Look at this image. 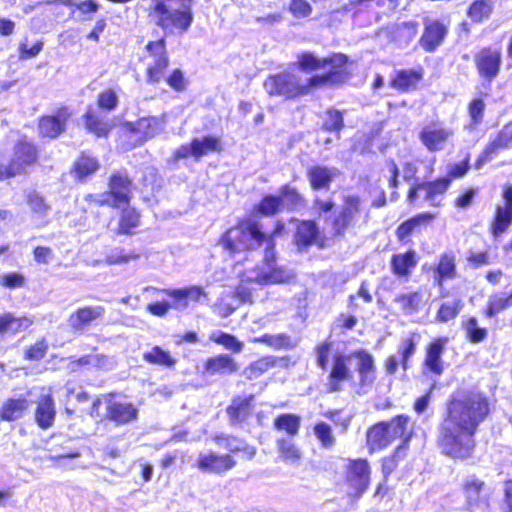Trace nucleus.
<instances>
[{"label":"nucleus","instance_id":"nucleus-2","mask_svg":"<svg viewBox=\"0 0 512 512\" xmlns=\"http://www.w3.org/2000/svg\"><path fill=\"white\" fill-rule=\"evenodd\" d=\"M351 60L342 52H332L324 57H318L310 51H304L297 56V68L306 73L326 69L323 73L310 75L305 82L294 73L281 71L269 75L264 81V89L271 97H282L284 100H294L307 96L324 87H340L352 76Z\"/></svg>","mask_w":512,"mask_h":512},{"label":"nucleus","instance_id":"nucleus-64","mask_svg":"<svg viewBox=\"0 0 512 512\" xmlns=\"http://www.w3.org/2000/svg\"><path fill=\"white\" fill-rule=\"evenodd\" d=\"M478 194V189L473 187L464 188L458 196L453 200V205L459 210H465L469 208L473 203Z\"/></svg>","mask_w":512,"mask_h":512},{"label":"nucleus","instance_id":"nucleus-57","mask_svg":"<svg viewBox=\"0 0 512 512\" xmlns=\"http://www.w3.org/2000/svg\"><path fill=\"white\" fill-rule=\"evenodd\" d=\"M313 432L323 448L331 449L335 445L336 438L333 434L332 427L328 423L324 421L315 423Z\"/></svg>","mask_w":512,"mask_h":512},{"label":"nucleus","instance_id":"nucleus-35","mask_svg":"<svg viewBox=\"0 0 512 512\" xmlns=\"http://www.w3.org/2000/svg\"><path fill=\"white\" fill-rule=\"evenodd\" d=\"M125 127L130 133L138 134V144H143L154 138L160 131L159 120L153 116L141 117L135 122L126 123Z\"/></svg>","mask_w":512,"mask_h":512},{"label":"nucleus","instance_id":"nucleus-21","mask_svg":"<svg viewBox=\"0 0 512 512\" xmlns=\"http://www.w3.org/2000/svg\"><path fill=\"white\" fill-rule=\"evenodd\" d=\"M449 25V20L426 18L422 35L419 38V45L423 51L435 52L444 43L449 33Z\"/></svg>","mask_w":512,"mask_h":512},{"label":"nucleus","instance_id":"nucleus-26","mask_svg":"<svg viewBox=\"0 0 512 512\" xmlns=\"http://www.w3.org/2000/svg\"><path fill=\"white\" fill-rule=\"evenodd\" d=\"M419 255L413 248L394 253L390 258V270L397 279L408 280L419 263Z\"/></svg>","mask_w":512,"mask_h":512},{"label":"nucleus","instance_id":"nucleus-31","mask_svg":"<svg viewBox=\"0 0 512 512\" xmlns=\"http://www.w3.org/2000/svg\"><path fill=\"white\" fill-rule=\"evenodd\" d=\"M458 276L456 256L452 252H444L439 256L433 268V281L442 288L444 283Z\"/></svg>","mask_w":512,"mask_h":512},{"label":"nucleus","instance_id":"nucleus-22","mask_svg":"<svg viewBox=\"0 0 512 512\" xmlns=\"http://www.w3.org/2000/svg\"><path fill=\"white\" fill-rule=\"evenodd\" d=\"M255 395H235L225 409L228 423L232 427H243L252 418Z\"/></svg>","mask_w":512,"mask_h":512},{"label":"nucleus","instance_id":"nucleus-14","mask_svg":"<svg viewBox=\"0 0 512 512\" xmlns=\"http://www.w3.org/2000/svg\"><path fill=\"white\" fill-rule=\"evenodd\" d=\"M73 111L67 105H60L52 113L38 118L37 131L42 139H56L64 134L72 119Z\"/></svg>","mask_w":512,"mask_h":512},{"label":"nucleus","instance_id":"nucleus-62","mask_svg":"<svg viewBox=\"0 0 512 512\" xmlns=\"http://www.w3.org/2000/svg\"><path fill=\"white\" fill-rule=\"evenodd\" d=\"M277 448L281 459L284 461L297 462L301 457L299 449L287 439H278Z\"/></svg>","mask_w":512,"mask_h":512},{"label":"nucleus","instance_id":"nucleus-6","mask_svg":"<svg viewBox=\"0 0 512 512\" xmlns=\"http://www.w3.org/2000/svg\"><path fill=\"white\" fill-rule=\"evenodd\" d=\"M108 190L103 193H89L85 195L86 207L83 211L86 215L99 220L101 218L98 208L108 206L118 209L128 206L132 200L133 180L127 172L115 171L108 179Z\"/></svg>","mask_w":512,"mask_h":512},{"label":"nucleus","instance_id":"nucleus-48","mask_svg":"<svg viewBox=\"0 0 512 512\" xmlns=\"http://www.w3.org/2000/svg\"><path fill=\"white\" fill-rule=\"evenodd\" d=\"M464 302L460 297H455L450 301L442 302L435 314L437 323H448L455 320L461 313Z\"/></svg>","mask_w":512,"mask_h":512},{"label":"nucleus","instance_id":"nucleus-19","mask_svg":"<svg viewBox=\"0 0 512 512\" xmlns=\"http://www.w3.org/2000/svg\"><path fill=\"white\" fill-rule=\"evenodd\" d=\"M419 338L420 335L417 332L410 333L406 338L402 339L399 344V356L391 354L386 357L384 360V368L387 375H395L399 366L404 372L409 369V362L416 353Z\"/></svg>","mask_w":512,"mask_h":512},{"label":"nucleus","instance_id":"nucleus-38","mask_svg":"<svg viewBox=\"0 0 512 512\" xmlns=\"http://www.w3.org/2000/svg\"><path fill=\"white\" fill-rule=\"evenodd\" d=\"M265 264L268 266V270L258 272L251 281L261 286H266L283 284L289 282L292 278V275H290L284 267L276 265V260L270 265L268 263Z\"/></svg>","mask_w":512,"mask_h":512},{"label":"nucleus","instance_id":"nucleus-33","mask_svg":"<svg viewBox=\"0 0 512 512\" xmlns=\"http://www.w3.org/2000/svg\"><path fill=\"white\" fill-rule=\"evenodd\" d=\"M100 169L97 157L90 152L82 151L71 167L70 173L75 182L83 183Z\"/></svg>","mask_w":512,"mask_h":512},{"label":"nucleus","instance_id":"nucleus-46","mask_svg":"<svg viewBox=\"0 0 512 512\" xmlns=\"http://www.w3.org/2000/svg\"><path fill=\"white\" fill-rule=\"evenodd\" d=\"M461 328L464 331L465 339L472 344L485 341L489 335L488 328L480 326L478 318L474 315L463 319Z\"/></svg>","mask_w":512,"mask_h":512},{"label":"nucleus","instance_id":"nucleus-24","mask_svg":"<svg viewBox=\"0 0 512 512\" xmlns=\"http://www.w3.org/2000/svg\"><path fill=\"white\" fill-rule=\"evenodd\" d=\"M105 308L101 305H84L75 309L68 317L67 323L74 333H83L92 325L102 321Z\"/></svg>","mask_w":512,"mask_h":512},{"label":"nucleus","instance_id":"nucleus-27","mask_svg":"<svg viewBox=\"0 0 512 512\" xmlns=\"http://www.w3.org/2000/svg\"><path fill=\"white\" fill-rule=\"evenodd\" d=\"M434 219L435 214L431 212H421L405 219L395 229L397 241L403 245L410 243L412 236L419 232L420 227L430 224Z\"/></svg>","mask_w":512,"mask_h":512},{"label":"nucleus","instance_id":"nucleus-32","mask_svg":"<svg viewBox=\"0 0 512 512\" xmlns=\"http://www.w3.org/2000/svg\"><path fill=\"white\" fill-rule=\"evenodd\" d=\"M239 370L235 358L227 353L208 357L203 362V372L207 375H231Z\"/></svg>","mask_w":512,"mask_h":512},{"label":"nucleus","instance_id":"nucleus-10","mask_svg":"<svg viewBox=\"0 0 512 512\" xmlns=\"http://www.w3.org/2000/svg\"><path fill=\"white\" fill-rule=\"evenodd\" d=\"M371 464L365 457L349 458L344 466V485L352 500L360 499L371 483Z\"/></svg>","mask_w":512,"mask_h":512},{"label":"nucleus","instance_id":"nucleus-43","mask_svg":"<svg viewBox=\"0 0 512 512\" xmlns=\"http://www.w3.org/2000/svg\"><path fill=\"white\" fill-rule=\"evenodd\" d=\"M487 96L488 94H482L480 96L473 97L467 103L469 121L464 125V130L473 132L483 123L486 110L484 98Z\"/></svg>","mask_w":512,"mask_h":512},{"label":"nucleus","instance_id":"nucleus-30","mask_svg":"<svg viewBox=\"0 0 512 512\" xmlns=\"http://www.w3.org/2000/svg\"><path fill=\"white\" fill-rule=\"evenodd\" d=\"M142 224V212L135 206H121L115 233L132 236L138 233Z\"/></svg>","mask_w":512,"mask_h":512},{"label":"nucleus","instance_id":"nucleus-18","mask_svg":"<svg viewBox=\"0 0 512 512\" xmlns=\"http://www.w3.org/2000/svg\"><path fill=\"white\" fill-rule=\"evenodd\" d=\"M449 343L447 336H437L432 338L424 348V358L422 361V370L426 374L440 376L445 370L443 355Z\"/></svg>","mask_w":512,"mask_h":512},{"label":"nucleus","instance_id":"nucleus-61","mask_svg":"<svg viewBox=\"0 0 512 512\" xmlns=\"http://www.w3.org/2000/svg\"><path fill=\"white\" fill-rule=\"evenodd\" d=\"M48 349L46 339L41 338L26 348L23 358L30 362L41 361L46 356Z\"/></svg>","mask_w":512,"mask_h":512},{"label":"nucleus","instance_id":"nucleus-39","mask_svg":"<svg viewBox=\"0 0 512 512\" xmlns=\"http://www.w3.org/2000/svg\"><path fill=\"white\" fill-rule=\"evenodd\" d=\"M286 230V226L283 220H276L273 223L272 230L269 233H266L262 230V239L260 241V245L265 244V255L263 262L268 263L269 265L273 263L276 259V243L275 239L283 235Z\"/></svg>","mask_w":512,"mask_h":512},{"label":"nucleus","instance_id":"nucleus-13","mask_svg":"<svg viewBox=\"0 0 512 512\" xmlns=\"http://www.w3.org/2000/svg\"><path fill=\"white\" fill-rule=\"evenodd\" d=\"M223 150L224 145L221 138L208 134L201 138H193L188 144L180 145L173 151L171 158L173 162H179L192 157L197 162L209 154H220Z\"/></svg>","mask_w":512,"mask_h":512},{"label":"nucleus","instance_id":"nucleus-12","mask_svg":"<svg viewBox=\"0 0 512 512\" xmlns=\"http://www.w3.org/2000/svg\"><path fill=\"white\" fill-rule=\"evenodd\" d=\"M503 64V55L500 47L486 45L479 48L474 54V66L479 78L487 88L499 76Z\"/></svg>","mask_w":512,"mask_h":512},{"label":"nucleus","instance_id":"nucleus-54","mask_svg":"<svg viewBox=\"0 0 512 512\" xmlns=\"http://www.w3.org/2000/svg\"><path fill=\"white\" fill-rule=\"evenodd\" d=\"M209 340L215 344L223 346L225 349L233 353H240L244 348L242 341H240L236 336L224 331L213 332L209 336Z\"/></svg>","mask_w":512,"mask_h":512},{"label":"nucleus","instance_id":"nucleus-47","mask_svg":"<svg viewBox=\"0 0 512 512\" xmlns=\"http://www.w3.org/2000/svg\"><path fill=\"white\" fill-rule=\"evenodd\" d=\"M494 11L493 0H473L467 7L466 14L474 24L488 20Z\"/></svg>","mask_w":512,"mask_h":512},{"label":"nucleus","instance_id":"nucleus-52","mask_svg":"<svg viewBox=\"0 0 512 512\" xmlns=\"http://www.w3.org/2000/svg\"><path fill=\"white\" fill-rule=\"evenodd\" d=\"M273 425L276 430L284 431L289 436H295L299 432L301 418L293 413H283L274 419Z\"/></svg>","mask_w":512,"mask_h":512},{"label":"nucleus","instance_id":"nucleus-41","mask_svg":"<svg viewBox=\"0 0 512 512\" xmlns=\"http://www.w3.org/2000/svg\"><path fill=\"white\" fill-rule=\"evenodd\" d=\"M283 358L274 355L262 356L251 363L244 369V375L248 380H255L266 374L269 370L280 365Z\"/></svg>","mask_w":512,"mask_h":512},{"label":"nucleus","instance_id":"nucleus-58","mask_svg":"<svg viewBox=\"0 0 512 512\" xmlns=\"http://www.w3.org/2000/svg\"><path fill=\"white\" fill-rule=\"evenodd\" d=\"M396 302L400 304L406 314H414L421 308L422 295L419 291L400 294L397 296Z\"/></svg>","mask_w":512,"mask_h":512},{"label":"nucleus","instance_id":"nucleus-20","mask_svg":"<svg viewBox=\"0 0 512 512\" xmlns=\"http://www.w3.org/2000/svg\"><path fill=\"white\" fill-rule=\"evenodd\" d=\"M293 242L299 251H306L312 245L319 249L326 247V238L321 235L318 224L313 219L297 220Z\"/></svg>","mask_w":512,"mask_h":512},{"label":"nucleus","instance_id":"nucleus-51","mask_svg":"<svg viewBox=\"0 0 512 512\" xmlns=\"http://www.w3.org/2000/svg\"><path fill=\"white\" fill-rule=\"evenodd\" d=\"M253 342L265 344L274 350L292 349L295 347V342L292 340L291 336L286 333L276 335L265 333L254 338Z\"/></svg>","mask_w":512,"mask_h":512},{"label":"nucleus","instance_id":"nucleus-5","mask_svg":"<svg viewBox=\"0 0 512 512\" xmlns=\"http://www.w3.org/2000/svg\"><path fill=\"white\" fill-rule=\"evenodd\" d=\"M413 435L410 416L397 414L370 425L366 430L365 445L369 453L383 451L395 441L410 446Z\"/></svg>","mask_w":512,"mask_h":512},{"label":"nucleus","instance_id":"nucleus-25","mask_svg":"<svg viewBox=\"0 0 512 512\" xmlns=\"http://www.w3.org/2000/svg\"><path fill=\"white\" fill-rule=\"evenodd\" d=\"M163 292L171 299V307L179 311L187 309L190 303H198L207 297L203 287L197 285L164 289Z\"/></svg>","mask_w":512,"mask_h":512},{"label":"nucleus","instance_id":"nucleus-4","mask_svg":"<svg viewBox=\"0 0 512 512\" xmlns=\"http://www.w3.org/2000/svg\"><path fill=\"white\" fill-rule=\"evenodd\" d=\"M145 55L140 61L145 62V81L149 85L165 82L174 92L181 93L187 88L188 81L180 68L170 67V54L165 37L149 40L144 46Z\"/></svg>","mask_w":512,"mask_h":512},{"label":"nucleus","instance_id":"nucleus-34","mask_svg":"<svg viewBox=\"0 0 512 512\" xmlns=\"http://www.w3.org/2000/svg\"><path fill=\"white\" fill-rule=\"evenodd\" d=\"M109 364V357L103 353L84 354L79 357L70 356L68 358V368L70 372L106 370Z\"/></svg>","mask_w":512,"mask_h":512},{"label":"nucleus","instance_id":"nucleus-15","mask_svg":"<svg viewBox=\"0 0 512 512\" xmlns=\"http://www.w3.org/2000/svg\"><path fill=\"white\" fill-rule=\"evenodd\" d=\"M448 189V185L441 177L427 181L417 180L409 187L406 197L409 203L414 204L419 193L423 192V200L429 207L440 208Z\"/></svg>","mask_w":512,"mask_h":512},{"label":"nucleus","instance_id":"nucleus-28","mask_svg":"<svg viewBox=\"0 0 512 512\" xmlns=\"http://www.w3.org/2000/svg\"><path fill=\"white\" fill-rule=\"evenodd\" d=\"M486 482L475 474L467 476L461 484V492L468 511H473L484 500Z\"/></svg>","mask_w":512,"mask_h":512},{"label":"nucleus","instance_id":"nucleus-37","mask_svg":"<svg viewBox=\"0 0 512 512\" xmlns=\"http://www.w3.org/2000/svg\"><path fill=\"white\" fill-rule=\"evenodd\" d=\"M410 446L404 444H398L388 455L380 459V469L383 478L388 480L391 474L397 471L401 462H403L407 456Z\"/></svg>","mask_w":512,"mask_h":512},{"label":"nucleus","instance_id":"nucleus-42","mask_svg":"<svg viewBox=\"0 0 512 512\" xmlns=\"http://www.w3.org/2000/svg\"><path fill=\"white\" fill-rule=\"evenodd\" d=\"M334 177L332 169L326 166L314 165L307 170V178L314 191L328 190Z\"/></svg>","mask_w":512,"mask_h":512},{"label":"nucleus","instance_id":"nucleus-53","mask_svg":"<svg viewBox=\"0 0 512 512\" xmlns=\"http://www.w3.org/2000/svg\"><path fill=\"white\" fill-rule=\"evenodd\" d=\"M326 119L322 123V130L327 133H335L337 135L344 129V113L334 107H330L325 111Z\"/></svg>","mask_w":512,"mask_h":512},{"label":"nucleus","instance_id":"nucleus-60","mask_svg":"<svg viewBox=\"0 0 512 512\" xmlns=\"http://www.w3.org/2000/svg\"><path fill=\"white\" fill-rule=\"evenodd\" d=\"M119 103L118 94L115 89L109 87L98 93L96 98L97 107L102 111H113Z\"/></svg>","mask_w":512,"mask_h":512},{"label":"nucleus","instance_id":"nucleus-1","mask_svg":"<svg viewBox=\"0 0 512 512\" xmlns=\"http://www.w3.org/2000/svg\"><path fill=\"white\" fill-rule=\"evenodd\" d=\"M492 404L483 391L459 388L445 402L436 439L440 453L453 461L466 462L475 456L476 434L490 416Z\"/></svg>","mask_w":512,"mask_h":512},{"label":"nucleus","instance_id":"nucleus-63","mask_svg":"<svg viewBox=\"0 0 512 512\" xmlns=\"http://www.w3.org/2000/svg\"><path fill=\"white\" fill-rule=\"evenodd\" d=\"M332 347L333 343L328 340L320 342L315 346L314 350L316 354V365L323 371L327 370L328 368Z\"/></svg>","mask_w":512,"mask_h":512},{"label":"nucleus","instance_id":"nucleus-9","mask_svg":"<svg viewBox=\"0 0 512 512\" xmlns=\"http://www.w3.org/2000/svg\"><path fill=\"white\" fill-rule=\"evenodd\" d=\"M39 163L40 150L38 146L27 137H22L15 142L12 157L8 161H0V181L25 174L27 169Z\"/></svg>","mask_w":512,"mask_h":512},{"label":"nucleus","instance_id":"nucleus-56","mask_svg":"<svg viewBox=\"0 0 512 512\" xmlns=\"http://www.w3.org/2000/svg\"><path fill=\"white\" fill-rule=\"evenodd\" d=\"M280 197H282L284 205L287 206L289 210H296L305 205V198L298 191L297 188L284 184L279 189Z\"/></svg>","mask_w":512,"mask_h":512},{"label":"nucleus","instance_id":"nucleus-23","mask_svg":"<svg viewBox=\"0 0 512 512\" xmlns=\"http://www.w3.org/2000/svg\"><path fill=\"white\" fill-rule=\"evenodd\" d=\"M424 68H401L394 70L389 87L399 94H408L417 91L424 81Z\"/></svg>","mask_w":512,"mask_h":512},{"label":"nucleus","instance_id":"nucleus-16","mask_svg":"<svg viewBox=\"0 0 512 512\" xmlns=\"http://www.w3.org/2000/svg\"><path fill=\"white\" fill-rule=\"evenodd\" d=\"M502 203L495 205L489 220L488 232L493 238L507 233L512 226V183L501 188Z\"/></svg>","mask_w":512,"mask_h":512},{"label":"nucleus","instance_id":"nucleus-17","mask_svg":"<svg viewBox=\"0 0 512 512\" xmlns=\"http://www.w3.org/2000/svg\"><path fill=\"white\" fill-rule=\"evenodd\" d=\"M106 404L105 419L117 426L126 425L138 418V409L132 402L117 399V393L103 394Z\"/></svg>","mask_w":512,"mask_h":512},{"label":"nucleus","instance_id":"nucleus-44","mask_svg":"<svg viewBox=\"0 0 512 512\" xmlns=\"http://www.w3.org/2000/svg\"><path fill=\"white\" fill-rule=\"evenodd\" d=\"M82 119L86 131L96 138H106L112 130V125L93 110H87Z\"/></svg>","mask_w":512,"mask_h":512},{"label":"nucleus","instance_id":"nucleus-59","mask_svg":"<svg viewBox=\"0 0 512 512\" xmlns=\"http://www.w3.org/2000/svg\"><path fill=\"white\" fill-rule=\"evenodd\" d=\"M469 170H470V155L467 154L460 162L452 164L448 168L446 175L440 176V177L450 188L453 180L464 177L468 173Z\"/></svg>","mask_w":512,"mask_h":512},{"label":"nucleus","instance_id":"nucleus-50","mask_svg":"<svg viewBox=\"0 0 512 512\" xmlns=\"http://www.w3.org/2000/svg\"><path fill=\"white\" fill-rule=\"evenodd\" d=\"M283 207L282 197L274 194H265L254 209L261 216L272 217L281 212Z\"/></svg>","mask_w":512,"mask_h":512},{"label":"nucleus","instance_id":"nucleus-8","mask_svg":"<svg viewBox=\"0 0 512 512\" xmlns=\"http://www.w3.org/2000/svg\"><path fill=\"white\" fill-rule=\"evenodd\" d=\"M213 440L215 442L237 440L242 443V445L228 448L230 453L219 454L214 451H209L200 454L197 457L196 466L204 473L224 474L237 465L233 454L241 453L245 459L251 460L255 457L257 452L254 446L247 444L243 439H238L233 435L219 434L215 435Z\"/></svg>","mask_w":512,"mask_h":512},{"label":"nucleus","instance_id":"nucleus-7","mask_svg":"<svg viewBox=\"0 0 512 512\" xmlns=\"http://www.w3.org/2000/svg\"><path fill=\"white\" fill-rule=\"evenodd\" d=\"M262 237L261 224L254 219L242 217L221 234L217 243L234 257L240 253L259 249L261 246L259 240Z\"/></svg>","mask_w":512,"mask_h":512},{"label":"nucleus","instance_id":"nucleus-11","mask_svg":"<svg viewBox=\"0 0 512 512\" xmlns=\"http://www.w3.org/2000/svg\"><path fill=\"white\" fill-rule=\"evenodd\" d=\"M362 210V199L358 195L343 197L340 210L329 218L330 235L332 239H343L346 232L353 226Z\"/></svg>","mask_w":512,"mask_h":512},{"label":"nucleus","instance_id":"nucleus-40","mask_svg":"<svg viewBox=\"0 0 512 512\" xmlns=\"http://www.w3.org/2000/svg\"><path fill=\"white\" fill-rule=\"evenodd\" d=\"M33 325V319L28 316L15 317L7 312L0 315V335H16Z\"/></svg>","mask_w":512,"mask_h":512},{"label":"nucleus","instance_id":"nucleus-29","mask_svg":"<svg viewBox=\"0 0 512 512\" xmlns=\"http://www.w3.org/2000/svg\"><path fill=\"white\" fill-rule=\"evenodd\" d=\"M34 419L39 428L47 430L54 425L56 407L51 393L41 394L36 400Z\"/></svg>","mask_w":512,"mask_h":512},{"label":"nucleus","instance_id":"nucleus-36","mask_svg":"<svg viewBox=\"0 0 512 512\" xmlns=\"http://www.w3.org/2000/svg\"><path fill=\"white\" fill-rule=\"evenodd\" d=\"M450 136L451 132L445 128L425 127L419 133L421 143L431 152L442 150Z\"/></svg>","mask_w":512,"mask_h":512},{"label":"nucleus","instance_id":"nucleus-49","mask_svg":"<svg viewBox=\"0 0 512 512\" xmlns=\"http://www.w3.org/2000/svg\"><path fill=\"white\" fill-rule=\"evenodd\" d=\"M143 360L155 366H160L168 369L174 368L177 363V359L171 355V353L161 346H153L149 351L143 353Z\"/></svg>","mask_w":512,"mask_h":512},{"label":"nucleus","instance_id":"nucleus-55","mask_svg":"<svg viewBox=\"0 0 512 512\" xmlns=\"http://www.w3.org/2000/svg\"><path fill=\"white\" fill-rule=\"evenodd\" d=\"M510 307L508 298H505L503 294L496 293L489 297L481 313L485 318H494Z\"/></svg>","mask_w":512,"mask_h":512},{"label":"nucleus","instance_id":"nucleus-45","mask_svg":"<svg viewBox=\"0 0 512 512\" xmlns=\"http://www.w3.org/2000/svg\"><path fill=\"white\" fill-rule=\"evenodd\" d=\"M30 401L25 397L8 398L0 407V419L14 421L20 419L29 409Z\"/></svg>","mask_w":512,"mask_h":512},{"label":"nucleus","instance_id":"nucleus-3","mask_svg":"<svg viewBox=\"0 0 512 512\" xmlns=\"http://www.w3.org/2000/svg\"><path fill=\"white\" fill-rule=\"evenodd\" d=\"M376 375L375 359L367 350L336 352L328 369L325 390L327 393H338L349 384L355 394L362 395L375 384Z\"/></svg>","mask_w":512,"mask_h":512}]
</instances>
